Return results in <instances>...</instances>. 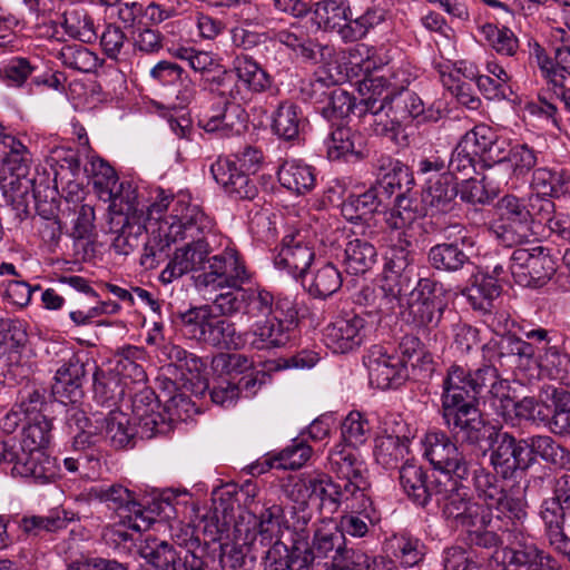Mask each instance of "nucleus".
<instances>
[{
  "label": "nucleus",
  "instance_id": "1",
  "mask_svg": "<svg viewBox=\"0 0 570 570\" xmlns=\"http://www.w3.org/2000/svg\"><path fill=\"white\" fill-rule=\"evenodd\" d=\"M442 416L456 441L471 445L491 442L497 430L488 424L478 409L479 400L507 397L508 381L501 380L493 365L471 371L451 365L442 384Z\"/></svg>",
  "mask_w": 570,
  "mask_h": 570
},
{
  "label": "nucleus",
  "instance_id": "2",
  "mask_svg": "<svg viewBox=\"0 0 570 570\" xmlns=\"http://www.w3.org/2000/svg\"><path fill=\"white\" fill-rule=\"evenodd\" d=\"M442 416L456 441L471 445L491 442L497 430L488 424L478 409L479 400L507 397L508 381L501 380L493 365L471 371L451 365L442 384Z\"/></svg>",
  "mask_w": 570,
  "mask_h": 570
},
{
  "label": "nucleus",
  "instance_id": "3",
  "mask_svg": "<svg viewBox=\"0 0 570 570\" xmlns=\"http://www.w3.org/2000/svg\"><path fill=\"white\" fill-rule=\"evenodd\" d=\"M171 242L187 240L177 247L167 266L161 271L159 281L170 284L189 272L207 269L213 252L209 244L210 220L197 206H189L186 213L169 225Z\"/></svg>",
  "mask_w": 570,
  "mask_h": 570
},
{
  "label": "nucleus",
  "instance_id": "4",
  "mask_svg": "<svg viewBox=\"0 0 570 570\" xmlns=\"http://www.w3.org/2000/svg\"><path fill=\"white\" fill-rule=\"evenodd\" d=\"M188 66L200 75V85L204 90L224 99L222 111L205 116L200 120L204 129L208 132H219L222 137L239 132L237 124L229 120L227 115L228 101L242 98L239 86L235 81L232 71H228L209 52L198 50H195Z\"/></svg>",
  "mask_w": 570,
  "mask_h": 570
},
{
  "label": "nucleus",
  "instance_id": "5",
  "mask_svg": "<svg viewBox=\"0 0 570 570\" xmlns=\"http://www.w3.org/2000/svg\"><path fill=\"white\" fill-rule=\"evenodd\" d=\"M252 276L240 254L227 247L208 259L207 269L195 277V285L199 289L212 288L219 293L236 292L250 283Z\"/></svg>",
  "mask_w": 570,
  "mask_h": 570
},
{
  "label": "nucleus",
  "instance_id": "6",
  "mask_svg": "<svg viewBox=\"0 0 570 570\" xmlns=\"http://www.w3.org/2000/svg\"><path fill=\"white\" fill-rule=\"evenodd\" d=\"M2 156V173L4 177L6 193L10 194L11 200L26 203L30 194L37 197L35 177H30V155L27 147L16 138H6L4 148L0 151Z\"/></svg>",
  "mask_w": 570,
  "mask_h": 570
},
{
  "label": "nucleus",
  "instance_id": "7",
  "mask_svg": "<svg viewBox=\"0 0 570 570\" xmlns=\"http://www.w3.org/2000/svg\"><path fill=\"white\" fill-rule=\"evenodd\" d=\"M525 198L504 195L498 200L502 224L492 226L491 233L504 246H520L529 243L538 234L533 229L532 218L527 209Z\"/></svg>",
  "mask_w": 570,
  "mask_h": 570
},
{
  "label": "nucleus",
  "instance_id": "8",
  "mask_svg": "<svg viewBox=\"0 0 570 570\" xmlns=\"http://www.w3.org/2000/svg\"><path fill=\"white\" fill-rule=\"evenodd\" d=\"M445 306L442 285L431 278H421L409 294L404 316L417 328L432 330L438 327Z\"/></svg>",
  "mask_w": 570,
  "mask_h": 570
},
{
  "label": "nucleus",
  "instance_id": "9",
  "mask_svg": "<svg viewBox=\"0 0 570 570\" xmlns=\"http://www.w3.org/2000/svg\"><path fill=\"white\" fill-rule=\"evenodd\" d=\"M497 570H560L557 558L540 548L529 535L518 533L509 546L495 551Z\"/></svg>",
  "mask_w": 570,
  "mask_h": 570
},
{
  "label": "nucleus",
  "instance_id": "10",
  "mask_svg": "<svg viewBox=\"0 0 570 570\" xmlns=\"http://www.w3.org/2000/svg\"><path fill=\"white\" fill-rule=\"evenodd\" d=\"M509 271L517 284L541 287L556 273V264L550 250L543 246L519 247L512 252Z\"/></svg>",
  "mask_w": 570,
  "mask_h": 570
},
{
  "label": "nucleus",
  "instance_id": "11",
  "mask_svg": "<svg viewBox=\"0 0 570 570\" xmlns=\"http://www.w3.org/2000/svg\"><path fill=\"white\" fill-rule=\"evenodd\" d=\"M424 456L450 481H469L471 464L456 444L443 432H430L425 435Z\"/></svg>",
  "mask_w": 570,
  "mask_h": 570
},
{
  "label": "nucleus",
  "instance_id": "12",
  "mask_svg": "<svg viewBox=\"0 0 570 570\" xmlns=\"http://www.w3.org/2000/svg\"><path fill=\"white\" fill-rule=\"evenodd\" d=\"M213 305L222 315L232 316L243 312L256 322L272 316L274 295L263 287H244L236 292L218 293Z\"/></svg>",
  "mask_w": 570,
  "mask_h": 570
},
{
  "label": "nucleus",
  "instance_id": "13",
  "mask_svg": "<svg viewBox=\"0 0 570 570\" xmlns=\"http://www.w3.org/2000/svg\"><path fill=\"white\" fill-rule=\"evenodd\" d=\"M363 363L370 383L381 390L399 387L409 377L406 361L393 347L371 346L363 356Z\"/></svg>",
  "mask_w": 570,
  "mask_h": 570
},
{
  "label": "nucleus",
  "instance_id": "14",
  "mask_svg": "<svg viewBox=\"0 0 570 570\" xmlns=\"http://www.w3.org/2000/svg\"><path fill=\"white\" fill-rule=\"evenodd\" d=\"M490 465L503 480H510L517 472L525 471L532 465L529 459L527 444L523 439H517L513 434L499 431L494 433L490 442Z\"/></svg>",
  "mask_w": 570,
  "mask_h": 570
},
{
  "label": "nucleus",
  "instance_id": "15",
  "mask_svg": "<svg viewBox=\"0 0 570 570\" xmlns=\"http://www.w3.org/2000/svg\"><path fill=\"white\" fill-rule=\"evenodd\" d=\"M466 487L460 480H453L451 488L445 485V493L441 495L444 501L443 514L452 520L456 527L473 528L488 527L491 523L484 505L474 501L466 491Z\"/></svg>",
  "mask_w": 570,
  "mask_h": 570
},
{
  "label": "nucleus",
  "instance_id": "16",
  "mask_svg": "<svg viewBox=\"0 0 570 570\" xmlns=\"http://www.w3.org/2000/svg\"><path fill=\"white\" fill-rule=\"evenodd\" d=\"M139 554L155 570H205L204 561L194 552L157 538L146 539Z\"/></svg>",
  "mask_w": 570,
  "mask_h": 570
},
{
  "label": "nucleus",
  "instance_id": "17",
  "mask_svg": "<svg viewBox=\"0 0 570 570\" xmlns=\"http://www.w3.org/2000/svg\"><path fill=\"white\" fill-rule=\"evenodd\" d=\"M371 326L357 314H345L336 317L323 331L325 345L336 354H345L357 350L366 340Z\"/></svg>",
  "mask_w": 570,
  "mask_h": 570
},
{
  "label": "nucleus",
  "instance_id": "18",
  "mask_svg": "<svg viewBox=\"0 0 570 570\" xmlns=\"http://www.w3.org/2000/svg\"><path fill=\"white\" fill-rule=\"evenodd\" d=\"M305 99L323 105L318 110L326 119L345 118L350 114L356 116V99L342 88L327 90L325 81L321 78L309 81L302 88Z\"/></svg>",
  "mask_w": 570,
  "mask_h": 570
},
{
  "label": "nucleus",
  "instance_id": "19",
  "mask_svg": "<svg viewBox=\"0 0 570 570\" xmlns=\"http://www.w3.org/2000/svg\"><path fill=\"white\" fill-rule=\"evenodd\" d=\"M228 71H232L242 92V98L236 99L235 101L246 99L243 88L246 92L262 94L271 89L273 85L272 77L258 65L257 61L246 53L236 55L233 60V68L228 69ZM232 101L233 100L228 101L227 115L229 116V120L234 121L229 112L232 111L233 114H237L242 110L239 105H233Z\"/></svg>",
  "mask_w": 570,
  "mask_h": 570
},
{
  "label": "nucleus",
  "instance_id": "20",
  "mask_svg": "<svg viewBox=\"0 0 570 570\" xmlns=\"http://www.w3.org/2000/svg\"><path fill=\"white\" fill-rule=\"evenodd\" d=\"M400 483L407 497L421 507L432 500L441 503V495L445 493V482L436 478L431 480L422 466L409 460L400 469Z\"/></svg>",
  "mask_w": 570,
  "mask_h": 570
},
{
  "label": "nucleus",
  "instance_id": "21",
  "mask_svg": "<svg viewBox=\"0 0 570 570\" xmlns=\"http://www.w3.org/2000/svg\"><path fill=\"white\" fill-rule=\"evenodd\" d=\"M159 406L158 396L149 387H144L132 396L131 407L137 419L139 438L153 439L170 431L169 422L158 411Z\"/></svg>",
  "mask_w": 570,
  "mask_h": 570
},
{
  "label": "nucleus",
  "instance_id": "22",
  "mask_svg": "<svg viewBox=\"0 0 570 570\" xmlns=\"http://www.w3.org/2000/svg\"><path fill=\"white\" fill-rule=\"evenodd\" d=\"M451 228L458 232V236L452 242L433 246L429 252V262L436 269L456 272L470 264L468 252L474 247V239L461 225Z\"/></svg>",
  "mask_w": 570,
  "mask_h": 570
},
{
  "label": "nucleus",
  "instance_id": "23",
  "mask_svg": "<svg viewBox=\"0 0 570 570\" xmlns=\"http://www.w3.org/2000/svg\"><path fill=\"white\" fill-rule=\"evenodd\" d=\"M210 173L224 191L236 200H252L258 188L250 174L237 167L232 158H218L210 166Z\"/></svg>",
  "mask_w": 570,
  "mask_h": 570
},
{
  "label": "nucleus",
  "instance_id": "24",
  "mask_svg": "<svg viewBox=\"0 0 570 570\" xmlns=\"http://www.w3.org/2000/svg\"><path fill=\"white\" fill-rule=\"evenodd\" d=\"M315 258L314 247L301 232L286 235L274 262L294 278H303Z\"/></svg>",
  "mask_w": 570,
  "mask_h": 570
},
{
  "label": "nucleus",
  "instance_id": "25",
  "mask_svg": "<svg viewBox=\"0 0 570 570\" xmlns=\"http://www.w3.org/2000/svg\"><path fill=\"white\" fill-rule=\"evenodd\" d=\"M458 184L451 174L442 173L435 179L429 177L422 191L421 204L431 216L446 214L456 206Z\"/></svg>",
  "mask_w": 570,
  "mask_h": 570
},
{
  "label": "nucleus",
  "instance_id": "26",
  "mask_svg": "<svg viewBox=\"0 0 570 570\" xmlns=\"http://www.w3.org/2000/svg\"><path fill=\"white\" fill-rule=\"evenodd\" d=\"M11 473L21 478H30L36 483H48L58 476V469L56 459L47 454L45 450L19 448Z\"/></svg>",
  "mask_w": 570,
  "mask_h": 570
},
{
  "label": "nucleus",
  "instance_id": "27",
  "mask_svg": "<svg viewBox=\"0 0 570 570\" xmlns=\"http://www.w3.org/2000/svg\"><path fill=\"white\" fill-rule=\"evenodd\" d=\"M89 364L79 358H70L56 372L55 382L51 386L52 395L61 403L76 404L83 396L82 384Z\"/></svg>",
  "mask_w": 570,
  "mask_h": 570
},
{
  "label": "nucleus",
  "instance_id": "28",
  "mask_svg": "<svg viewBox=\"0 0 570 570\" xmlns=\"http://www.w3.org/2000/svg\"><path fill=\"white\" fill-rule=\"evenodd\" d=\"M302 494L303 501H315L321 508L337 511L336 483L325 473L309 474L294 485Z\"/></svg>",
  "mask_w": 570,
  "mask_h": 570
},
{
  "label": "nucleus",
  "instance_id": "29",
  "mask_svg": "<svg viewBox=\"0 0 570 570\" xmlns=\"http://www.w3.org/2000/svg\"><path fill=\"white\" fill-rule=\"evenodd\" d=\"M523 442L527 444L529 453L527 456L532 459V464L535 462V458L539 456L551 465L570 470V450L558 443L552 436L532 435L523 439Z\"/></svg>",
  "mask_w": 570,
  "mask_h": 570
},
{
  "label": "nucleus",
  "instance_id": "30",
  "mask_svg": "<svg viewBox=\"0 0 570 570\" xmlns=\"http://www.w3.org/2000/svg\"><path fill=\"white\" fill-rule=\"evenodd\" d=\"M360 100L355 109L356 115H364L367 110H380L389 107L395 92L384 77H370L360 83Z\"/></svg>",
  "mask_w": 570,
  "mask_h": 570
},
{
  "label": "nucleus",
  "instance_id": "31",
  "mask_svg": "<svg viewBox=\"0 0 570 570\" xmlns=\"http://www.w3.org/2000/svg\"><path fill=\"white\" fill-rule=\"evenodd\" d=\"M376 262L377 250L368 240L354 238L345 245L343 265L346 273L363 275L372 269Z\"/></svg>",
  "mask_w": 570,
  "mask_h": 570
},
{
  "label": "nucleus",
  "instance_id": "32",
  "mask_svg": "<svg viewBox=\"0 0 570 570\" xmlns=\"http://www.w3.org/2000/svg\"><path fill=\"white\" fill-rule=\"evenodd\" d=\"M307 124L301 108L292 101H283L278 105L273 116L272 128L284 140L298 138Z\"/></svg>",
  "mask_w": 570,
  "mask_h": 570
},
{
  "label": "nucleus",
  "instance_id": "33",
  "mask_svg": "<svg viewBox=\"0 0 570 570\" xmlns=\"http://www.w3.org/2000/svg\"><path fill=\"white\" fill-rule=\"evenodd\" d=\"M277 178L283 187L297 195L311 191L316 184L314 168L295 160L285 161L277 171Z\"/></svg>",
  "mask_w": 570,
  "mask_h": 570
},
{
  "label": "nucleus",
  "instance_id": "34",
  "mask_svg": "<svg viewBox=\"0 0 570 570\" xmlns=\"http://www.w3.org/2000/svg\"><path fill=\"white\" fill-rule=\"evenodd\" d=\"M254 336L252 345L257 350H269L284 346L289 335L278 316L256 321L250 330Z\"/></svg>",
  "mask_w": 570,
  "mask_h": 570
},
{
  "label": "nucleus",
  "instance_id": "35",
  "mask_svg": "<svg viewBox=\"0 0 570 570\" xmlns=\"http://www.w3.org/2000/svg\"><path fill=\"white\" fill-rule=\"evenodd\" d=\"M100 429L115 449L134 448L136 436H139L138 428L131 426L128 415L120 411L109 412Z\"/></svg>",
  "mask_w": 570,
  "mask_h": 570
},
{
  "label": "nucleus",
  "instance_id": "36",
  "mask_svg": "<svg viewBox=\"0 0 570 570\" xmlns=\"http://www.w3.org/2000/svg\"><path fill=\"white\" fill-rule=\"evenodd\" d=\"M145 220H127L121 216L111 217V230L116 233L112 247L120 255H128L140 245V236L147 227Z\"/></svg>",
  "mask_w": 570,
  "mask_h": 570
},
{
  "label": "nucleus",
  "instance_id": "37",
  "mask_svg": "<svg viewBox=\"0 0 570 570\" xmlns=\"http://www.w3.org/2000/svg\"><path fill=\"white\" fill-rule=\"evenodd\" d=\"M23 19L38 31L39 37L50 38L56 33V22L52 19L53 0H22Z\"/></svg>",
  "mask_w": 570,
  "mask_h": 570
},
{
  "label": "nucleus",
  "instance_id": "38",
  "mask_svg": "<svg viewBox=\"0 0 570 570\" xmlns=\"http://www.w3.org/2000/svg\"><path fill=\"white\" fill-rule=\"evenodd\" d=\"M411 242L402 238V233H399L396 244L390 246L386 253L385 268L390 276H386L385 282L397 281V285H403L404 282H410V265L413 262V255L410 247Z\"/></svg>",
  "mask_w": 570,
  "mask_h": 570
},
{
  "label": "nucleus",
  "instance_id": "39",
  "mask_svg": "<svg viewBox=\"0 0 570 570\" xmlns=\"http://www.w3.org/2000/svg\"><path fill=\"white\" fill-rule=\"evenodd\" d=\"M356 140L361 142V137L351 128L341 125L332 127L325 140L328 158L332 160L348 156H354L356 159L363 158V151L357 148Z\"/></svg>",
  "mask_w": 570,
  "mask_h": 570
},
{
  "label": "nucleus",
  "instance_id": "40",
  "mask_svg": "<svg viewBox=\"0 0 570 570\" xmlns=\"http://www.w3.org/2000/svg\"><path fill=\"white\" fill-rule=\"evenodd\" d=\"M356 116L363 118L376 136L385 137L397 146L404 147L409 145L407 134H402L401 129L397 128L394 114L387 107H383L377 111L367 110L364 115Z\"/></svg>",
  "mask_w": 570,
  "mask_h": 570
},
{
  "label": "nucleus",
  "instance_id": "41",
  "mask_svg": "<svg viewBox=\"0 0 570 570\" xmlns=\"http://www.w3.org/2000/svg\"><path fill=\"white\" fill-rule=\"evenodd\" d=\"M428 213L424 205H419L411 193L397 194L393 208L386 214L385 222L389 227L401 230L410 227L419 217Z\"/></svg>",
  "mask_w": 570,
  "mask_h": 570
},
{
  "label": "nucleus",
  "instance_id": "42",
  "mask_svg": "<svg viewBox=\"0 0 570 570\" xmlns=\"http://www.w3.org/2000/svg\"><path fill=\"white\" fill-rule=\"evenodd\" d=\"M394 119L397 121V128L402 134H406V127L414 120L423 116L424 104L422 99L413 91L395 92L387 107Z\"/></svg>",
  "mask_w": 570,
  "mask_h": 570
},
{
  "label": "nucleus",
  "instance_id": "43",
  "mask_svg": "<svg viewBox=\"0 0 570 570\" xmlns=\"http://www.w3.org/2000/svg\"><path fill=\"white\" fill-rule=\"evenodd\" d=\"M350 6L346 0H321L314 4L313 21L324 31H336L348 19Z\"/></svg>",
  "mask_w": 570,
  "mask_h": 570
},
{
  "label": "nucleus",
  "instance_id": "44",
  "mask_svg": "<svg viewBox=\"0 0 570 570\" xmlns=\"http://www.w3.org/2000/svg\"><path fill=\"white\" fill-rule=\"evenodd\" d=\"M374 458L384 469L399 466L409 453V439L397 435H381L375 439Z\"/></svg>",
  "mask_w": 570,
  "mask_h": 570
},
{
  "label": "nucleus",
  "instance_id": "45",
  "mask_svg": "<svg viewBox=\"0 0 570 570\" xmlns=\"http://www.w3.org/2000/svg\"><path fill=\"white\" fill-rule=\"evenodd\" d=\"M463 294L475 311L490 313L493 301L501 294V286L489 275H475L470 287Z\"/></svg>",
  "mask_w": 570,
  "mask_h": 570
},
{
  "label": "nucleus",
  "instance_id": "46",
  "mask_svg": "<svg viewBox=\"0 0 570 570\" xmlns=\"http://www.w3.org/2000/svg\"><path fill=\"white\" fill-rule=\"evenodd\" d=\"M328 464L340 479L366 473L365 464L360 460L356 450L347 444H337L330 451Z\"/></svg>",
  "mask_w": 570,
  "mask_h": 570
},
{
  "label": "nucleus",
  "instance_id": "47",
  "mask_svg": "<svg viewBox=\"0 0 570 570\" xmlns=\"http://www.w3.org/2000/svg\"><path fill=\"white\" fill-rule=\"evenodd\" d=\"M379 191L370 188L361 195H350L341 206L343 217L350 222H367L380 206Z\"/></svg>",
  "mask_w": 570,
  "mask_h": 570
},
{
  "label": "nucleus",
  "instance_id": "48",
  "mask_svg": "<svg viewBox=\"0 0 570 570\" xmlns=\"http://www.w3.org/2000/svg\"><path fill=\"white\" fill-rule=\"evenodd\" d=\"M62 24L70 37L85 43H91L97 39L94 20L83 6L66 9Z\"/></svg>",
  "mask_w": 570,
  "mask_h": 570
},
{
  "label": "nucleus",
  "instance_id": "49",
  "mask_svg": "<svg viewBox=\"0 0 570 570\" xmlns=\"http://www.w3.org/2000/svg\"><path fill=\"white\" fill-rule=\"evenodd\" d=\"M414 185L413 174L410 168L401 161H390L389 170L382 175L377 181V189L380 194H386L389 197L397 194L412 193Z\"/></svg>",
  "mask_w": 570,
  "mask_h": 570
},
{
  "label": "nucleus",
  "instance_id": "50",
  "mask_svg": "<svg viewBox=\"0 0 570 570\" xmlns=\"http://www.w3.org/2000/svg\"><path fill=\"white\" fill-rule=\"evenodd\" d=\"M88 495L91 500H97L116 511L119 518L128 508L135 509L134 493L119 483L91 487Z\"/></svg>",
  "mask_w": 570,
  "mask_h": 570
},
{
  "label": "nucleus",
  "instance_id": "51",
  "mask_svg": "<svg viewBox=\"0 0 570 570\" xmlns=\"http://www.w3.org/2000/svg\"><path fill=\"white\" fill-rule=\"evenodd\" d=\"M163 355L176 367L186 371L191 375L190 380H197L200 386L199 394H203L208 385L202 381V373L206 367L204 361L197 355L175 344H165L161 348Z\"/></svg>",
  "mask_w": 570,
  "mask_h": 570
},
{
  "label": "nucleus",
  "instance_id": "52",
  "mask_svg": "<svg viewBox=\"0 0 570 570\" xmlns=\"http://www.w3.org/2000/svg\"><path fill=\"white\" fill-rule=\"evenodd\" d=\"M110 200V210L112 213V217L121 216L127 218V220H145V205L139 206V202L137 200L136 190L131 187L130 184L126 186L121 183L115 189L114 195H108Z\"/></svg>",
  "mask_w": 570,
  "mask_h": 570
},
{
  "label": "nucleus",
  "instance_id": "53",
  "mask_svg": "<svg viewBox=\"0 0 570 570\" xmlns=\"http://www.w3.org/2000/svg\"><path fill=\"white\" fill-rule=\"evenodd\" d=\"M205 343L225 350H239L245 341L233 322L213 315Z\"/></svg>",
  "mask_w": 570,
  "mask_h": 570
},
{
  "label": "nucleus",
  "instance_id": "54",
  "mask_svg": "<svg viewBox=\"0 0 570 570\" xmlns=\"http://www.w3.org/2000/svg\"><path fill=\"white\" fill-rule=\"evenodd\" d=\"M52 421L46 414H37L29 419L22 430V438L17 442L20 449L45 450L51 440Z\"/></svg>",
  "mask_w": 570,
  "mask_h": 570
},
{
  "label": "nucleus",
  "instance_id": "55",
  "mask_svg": "<svg viewBox=\"0 0 570 570\" xmlns=\"http://www.w3.org/2000/svg\"><path fill=\"white\" fill-rule=\"evenodd\" d=\"M342 282L337 267L332 263H324L313 272L307 291L314 297L326 298L341 288Z\"/></svg>",
  "mask_w": 570,
  "mask_h": 570
},
{
  "label": "nucleus",
  "instance_id": "56",
  "mask_svg": "<svg viewBox=\"0 0 570 570\" xmlns=\"http://www.w3.org/2000/svg\"><path fill=\"white\" fill-rule=\"evenodd\" d=\"M135 509L128 508L124 514H120L119 524L135 530L146 531L155 522L156 515L164 512L165 508H170V504L166 501L154 502L151 507L144 508L134 498Z\"/></svg>",
  "mask_w": 570,
  "mask_h": 570
},
{
  "label": "nucleus",
  "instance_id": "57",
  "mask_svg": "<svg viewBox=\"0 0 570 570\" xmlns=\"http://www.w3.org/2000/svg\"><path fill=\"white\" fill-rule=\"evenodd\" d=\"M343 537L338 531L337 525L332 522H324L320 525L314 533L313 549L318 557H327L330 552L334 551L333 567L340 568V570H348L347 567H340L337 557L342 553L341 541Z\"/></svg>",
  "mask_w": 570,
  "mask_h": 570
},
{
  "label": "nucleus",
  "instance_id": "58",
  "mask_svg": "<svg viewBox=\"0 0 570 570\" xmlns=\"http://www.w3.org/2000/svg\"><path fill=\"white\" fill-rule=\"evenodd\" d=\"M212 318L213 314L208 306L194 307L178 314L179 325L184 334L191 340L204 343Z\"/></svg>",
  "mask_w": 570,
  "mask_h": 570
},
{
  "label": "nucleus",
  "instance_id": "59",
  "mask_svg": "<svg viewBox=\"0 0 570 570\" xmlns=\"http://www.w3.org/2000/svg\"><path fill=\"white\" fill-rule=\"evenodd\" d=\"M405 292L406 289L403 288V285H399V288L394 289L389 281L376 288L365 287L361 295L365 299L372 297V302L368 303V307L372 308L370 313L387 314L394 309L399 297L405 294Z\"/></svg>",
  "mask_w": 570,
  "mask_h": 570
},
{
  "label": "nucleus",
  "instance_id": "60",
  "mask_svg": "<svg viewBox=\"0 0 570 570\" xmlns=\"http://www.w3.org/2000/svg\"><path fill=\"white\" fill-rule=\"evenodd\" d=\"M560 400H570V393L563 387L544 384L534 397L537 423L547 426Z\"/></svg>",
  "mask_w": 570,
  "mask_h": 570
},
{
  "label": "nucleus",
  "instance_id": "61",
  "mask_svg": "<svg viewBox=\"0 0 570 570\" xmlns=\"http://www.w3.org/2000/svg\"><path fill=\"white\" fill-rule=\"evenodd\" d=\"M58 57L63 66L80 72H92L99 66L96 53L81 45L63 46Z\"/></svg>",
  "mask_w": 570,
  "mask_h": 570
},
{
  "label": "nucleus",
  "instance_id": "62",
  "mask_svg": "<svg viewBox=\"0 0 570 570\" xmlns=\"http://www.w3.org/2000/svg\"><path fill=\"white\" fill-rule=\"evenodd\" d=\"M471 473L476 495L479 499L484 501L488 508H490L495 500L498 501V499H500L499 495L504 490L503 485L499 481L500 475L483 466L474 469Z\"/></svg>",
  "mask_w": 570,
  "mask_h": 570
},
{
  "label": "nucleus",
  "instance_id": "63",
  "mask_svg": "<svg viewBox=\"0 0 570 570\" xmlns=\"http://www.w3.org/2000/svg\"><path fill=\"white\" fill-rule=\"evenodd\" d=\"M482 35L497 53L513 57L519 50V40L512 30L507 27L499 28L495 24L487 23L481 29Z\"/></svg>",
  "mask_w": 570,
  "mask_h": 570
},
{
  "label": "nucleus",
  "instance_id": "64",
  "mask_svg": "<svg viewBox=\"0 0 570 570\" xmlns=\"http://www.w3.org/2000/svg\"><path fill=\"white\" fill-rule=\"evenodd\" d=\"M62 216L71 217L72 233L76 239H85L89 237L95 228V210L87 204H73L71 207L67 202V208L61 210Z\"/></svg>",
  "mask_w": 570,
  "mask_h": 570
}]
</instances>
